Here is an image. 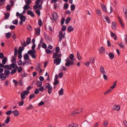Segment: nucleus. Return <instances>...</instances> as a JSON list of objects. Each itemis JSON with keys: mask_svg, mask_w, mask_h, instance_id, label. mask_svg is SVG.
<instances>
[{"mask_svg": "<svg viewBox=\"0 0 127 127\" xmlns=\"http://www.w3.org/2000/svg\"><path fill=\"white\" fill-rule=\"evenodd\" d=\"M112 91L110 89L106 91L104 93V95H106Z\"/></svg>", "mask_w": 127, "mask_h": 127, "instance_id": "obj_40", "label": "nucleus"}, {"mask_svg": "<svg viewBox=\"0 0 127 127\" xmlns=\"http://www.w3.org/2000/svg\"><path fill=\"white\" fill-rule=\"evenodd\" d=\"M12 112V111L9 110L7 111L6 112V114L7 115H9L11 114Z\"/></svg>", "mask_w": 127, "mask_h": 127, "instance_id": "obj_53", "label": "nucleus"}, {"mask_svg": "<svg viewBox=\"0 0 127 127\" xmlns=\"http://www.w3.org/2000/svg\"><path fill=\"white\" fill-rule=\"evenodd\" d=\"M120 109V106L118 105H115L112 107V109L113 110L119 111Z\"/></svg>", "mask_w": 127, "mask_h": 127, "instance_id": "obj_12", "label": "nucleus"}, {"mask_svg": "<svg viewBox=\"0 0 127 127\" xmlns=\"http://www.w3.org/2000/svg\"><path fill=\"white\" fill-rule=\"evenodd\" d=\"M17 51L16 47L15 48L14 51V56L13 57H15L17 55Z\"/></svg>", "mask_w": 127, "mask_h": 127, "instance_id": "obj_43", "label": "nucleus"}, {"mask_svg": "<svg viewBox=\"0 0 127 127\" xmlns=\"http://www.w3.org/2000/svg\"><path fill=\"white\" fill-rule=\"evenodd\" d=\"M10 73V72L9 70H4V73H0V74H1L2 75V78L4 80L6 78L9 76Z\"/></svg>", "mask_w": 127, "mask_h": 127, "instance_id": "obj_3", "label": "nucleus"}, {"mask_svg": "<svg viewBox=\"0 0 127 127\" xmlns=\"http://www.w3.org/2000/svg\"><path fill=\"white\" fill-rule=\"evenodd\" d=\"M26 42L28 45L30 44L31 42V39L29 37H28L27 39Z\"/></svg>", "mask_w": 127, "mask_h": 127, "instance_id": "obj_45", "label": "nucleus"}, {"mask_svg": "<svg viewBox=\"0 0 127 127\" xmlns=\"http://www.w3.org/2000/svg\"><path fill=\"white\" fill-rule=\"evenodd\" d=\"M29 93V91H23L21 93L20 95L21 101L19 102L18 103V104L19 106H21L23 105L24 103V99L25 98L26 96L28 95Z\"/></svg>", "mask_w": 127, "mask_h": 127, "instance_id": "obj_1", "label": "nucleus"}, {"mask_svg": "<svg viewBox=\"0 0 127 127\" xmlns=\"http://www.w3.org/2000/svg\"><path fill=\"white\" fill-rule=\"evenodd\" d=\"M68 4L67 3H66L64 4V9H66L68 7Z\"/></svg>", "mask_w": 127, "mask_h": 127, "instance_id": "obj_48", "label": "nucleus"}, {"mask_svg": "<svg viewBox=\"0 0 127 127\" xmlns=\"http://www.w3.org/2000/svg\"><path fill=\"white\" fill-rule=\"evenodd\" d=\"M74 64L73 61H72H72H68L66 62V63L65 64V65L66 66H68L71 64L72 65H74Z\"/></svg>", "mask_w": 127, "mask_h": 127, "instance_id": "obj_9", "label": "nucleus"}, {"mask_svg": "<svg viewBox=\"0 0 127 127\" xmlns=\"http://www.w3.org/2000/svg\"><path fill=\"white\" fill-rule=\"evenodd\" d=\"M35 95L34 94H32V95H31L29 96V99L30 100H31L32 98L34 97Z\"/></svg>", "mask_w": 127, "mask_h": 127, "instance_id": "obj_60", "label": "nucleus"}, {"mask_svg": "<svg viewBox=\"0 0 127 127\" xmlns=\"http://www.w3.org/2000/svg\"><path fill=\"white\" fill-rule=\"evenodd\" d=\"M22 44V47H25L28 44H26L25 41L24 40L23 42H21Z\"/></svg>", "mask_w": 127, "mask_h": 127, "instance_id": "obj_39", "label": "nucleus"}, {"mask_svg": "<svg viewBox=\"0 0 127 127\" xmlns=\"http://www.w3.org/2000/svg\"><path fill=\"white\" fill-rule=\"evenodd\" d=\"M65 20V19L64 18H62L61 22V25H63L64 24Z\"/></svg>", "mask_w": 127, "mask_h": 127, "instance_id": "obj_61", "label": "nucleus"}, {"mask_svg": "<svg viewBox=\"0 0 127 127\" xmlns=\"http://www.w3.org/2000/svg\"><path fill=\"white\" fill-rule=\"evenodd\" d=\"M3 59L2 60V63L3 64H5L7 61V59L6 57Z\"/></svg>", "mask_w": 127, "mask_h": 127, "instance_id": "obj_29", "label": "nucleus"}, {"mask_svg": "<svg viewBox=\"0 0 127 127\" xmlns=\"http://www.w3.org/2000/svg\"><path fill=\"white\" fill-rule=\"evenodd\" d=\"M100 71L101 73L102 74H105L106 73V72L105 71L104 67L102 66H101L100 68Z\"/></svg>", "mask_w": 127, "mask_h": 127, "instance_id": "obj_15", "label": "nucleus"}, {"mask_svg": "<svg viewBox=\"0 0 127 127\" xmlns=\"http://www.w3.org/2000/svg\"><path fill=\"white\" fill-rule=\"evenodd\" d=\"M102 8L103 10L105 12H107L106 6L104 4H101Z\"/></svg>", "mask_w": 127, "mask_h": 127, "instance_id": "obj_28", "label": "nucleus"}, {"mask_svg": "<svg viewBox=\"0 0 127 127\" xmlns=\"http://www.w3.org/2000/svg\"><path fill=\"white\" fill-rule=\"evenodd\" d=\"M27 13L28 15H30L32 17H33L34 16V13L31 11L28 10L27 11Z\"/></svg>", "mask_w": 127, "mask_h": 127, "instance_id": "obj_18", "label": "nucleus"}, {"mask_svg": "<svg viewBox=\"0 0 127 127\" xmlns=\"http://www.w3.org/2000/svg\"><path fill=\"white\" fill-rule=\"evenodd\" d=\"M36 85L38 87H40L42 85V82L40 81H38L37 82Z\"/></svg>", "mask_w": 127, "mask_h": 127, "instance_id": "obj_32", "label": "nucleus"}, {"mask_svg": "<svg viewBox=\"0 0 127 127\" xmlns=\"http://www.w3.org/2000/svg\"><path fill=\"white\" fill-rule=\"evenodd\" d=\"M110 32L111 37H113L115 40H116L117 39V37L115 33L112 32L111 31Z\"/></svg>", "mask_w": 127, "mask_h": 127, "instance_id": "obj_14", "label": "nucleus"}, {"mask_svg": "<svg viewBox=\"0 0 127 127\" xmlns=\"http://www.w3.org/2000/svg\"><path fill=\"white\" fill-rule=\"evenodd\" d=\"M53 19L55 21H57L58 19L57 14L56 12L54 13L53 14Z\"/></svg>", "mask_w": 127, "mask_h": 127, "instance_id": "obj_13", "label": "nucleus"}, {"mask_svg": "<svg viewBox=\"0 0 127 127\" xmlns=\"http://www.w3.org/2000/svg\"><path fill=\"white\" fill-rule=\"evenodd\" d=\"M33 107L31 104H30V105L28 107L26 108L27 110H29L32 109L33 108Z\"/></svg>", "mask_w": 127, "mask_h": 127, "instance_id": "obj_31", "label": "nucleus"}, {"mask_svg": "<svg viewBox=\"0 0 127 127\" xmlns=\"http://www.w3.org/2000/svg\"><path fill=\"white\" fill-rule=\"evenodd\" d=\"M35 31H36V34L37 35H39L40 32V28H36L35 29Z\"/></svg>", "mask_w": 127, "mask_h": 127, "instance_id": "obj_21", "label": "nucleus"}, {"mask_svg": "<svg viewBox=\"0 0 127 127\" xmlns=\"http://www.w3.org/2000/svg\"><path fill=\"white\" fill-rule=\"evenodd\" d=\"M9 15L10 14L9 13L6 12L5 14L4 18L5 19H8L9 17Z\"/></svg>", "mask_w": 127, "mask_h": 127, "instance_id": "obj_37", "label": "nucleus"}, {"mask_svg": "<svg viewBox=\"0 0 127 127\" xmlns=\"http://www.w3.org/2000/svg\"><path fill=\"white\" fill-rule=\"evenodd\" d=\"M10 117L9 116H7L6 119L5 120L4 123H5L7 124L10 121Z\"/></svg>", "mask_w": 127, "mask_h": 127, "instance_id": "obj_27", "label": "nucleus"}, {"mask_svg": "<svg viewBox=\"0 0 127 127\" xmlns=\"http://www.w3.org/2000/svg\"><path fill=\"white\" fill-rule=\"evenodd\" d=\"M24 49V48L21 47V46H20L19 48V52H21L22 51H23Z\"/></svg>", "mask_w": 127, "mask_h": 127, "instance_id": "obj_55", "label": "nucleus"}, {"mask_svg": "<svg viewBox=\"0 0 127 127\" xmlns=\"http://www.w3.org/2000/svg\"><path fill=\"white\" fill-rule=\"evenodd\" d=\"M71 19V18L70 17H68L65 20V23L66 24H68L70 21Z\"/></svg>", "mask_w": 127, "mask_h": 127, "instance_id": "obj_38", "label": "nucleus"}, {"mask_svg": "<svg viewBox=\"0 0 127 127\" xmlns=\"http://www.w3.org/2000/svg\"><path fill=\"white\" fill-rule=\"evenodd\" d=\"M71 11H72L74 10L75 8V6L74 4H72L71 5Z\"/></svg>", "mask_w": 127, "mask_h": 127, "instance_id": "obj_51", "label": "nucleus"}, {"mask_svg": "<svg viewBox=\"0 0 127 127\" xmlns=\"http://www.w3.org/2000/svg\"><path fill=\"white\" fill-rule=\"evenodd\" d=\"M44 90H46L48 89V92L50 94L52 92L53 88L52 87L49 83H47L45 84L43 86Z\"/></svg>", "mask_w": 127, "mask_h": 127, "instance_id": "obj_2", "label": "nucleus"}, {"mask_svg": "<svg viewBox=\"0 0 127 127\" xmlns=\"http://www.w3.org/2000/svg\"><path fill=\"white\" fill-rule=\"evenodd\" d=\"M99 53L101 54L103 53L105 51V49L103 47H101L99 49Z\"/></svg>", "mask_w": 127, "mask_h": 127, "instance_id": "obj_23", "label": "nucleus"}, {"mask_svg": "<svg viewBox=\"0 0 127 127\" xmlns=\"http://www.w3.org/2000/svg\"><path fill=\"white\" fill-rule=\"evenodd\" d=\"M58 53H57V52H55L53 54V59L56 58H57V57H58L57 58H59L62 55L61 54H58Z\"/></svg>", "mask_w": 127, "mask_h": 127, "instance_id": "obj_7", "label": "nucleus"}, {"mask_svg": "<svg viewBox=\"0 0 127 127\" xmlns=\"http://www.w3.org/2000/svg\"><path fill=\"white\" fill-rule=\"evenodd\" d=\"M24 59L25 61H27L29 60V57L28 54L27 53H26L24 56Z\"/></svg>", "mask_w": 127, "mask_h": 127, "instance_id": "obj_22", "label": "nucleus"}, {"mask_svg": "<svg viewBox=\"0 0 127 127\" xmlns=\"http://www.w3.org/2000/svg\"><path fill=\"white\" fill-rule=\"evenodd\" d=\"M112 27L113 29H116V24L115 22H112Z\"/></svg>", "mask_w": 127, "mask_h": 127, "instance_id": "obj_30", "label": "nucleus"}, {"mask_svg": "<svg viewBox=\"0 0 127 127\" xmlns=\"http://www.w3.org/2000/svg\"><path fill=\"white\" fill-rule=\"evenodd\" d=\"M11 62H12V63L15 64L16 63V59L15 57H13L12 60H11Z\"/></svg>", "mask_w": 127, "mask_h": 127, "instance_id": "obj_44", "label": "nucleus"}, {"mask_svg": "<svg viewBox=\"0 0 127 127\" xmlns=\"http://www.w3.org/2000/svg\"><path fill=\"white\" fill-rule=\"evenodd\" d=\"M118 44L120 47L122 48H124L125 47V44L122 42L118 43Z\"/></svg>", "mask_w": 127, "mask_h": 127, "instance_id": "obj_19", "label": "nucleus"}, {"mask_svg": "<svg viewBox=\"0 0 127 127\" xmlns=\"http://www.w3.org/2000/svg\"><path fill=\"white\" fill-rule=\"evenodd\" d=\"M123 11L124 13V15L127 20V6H125L123 8Z\"/></svg>", "mask_w": 127, "mask_h": 127, "instance_id": "obj_11", "label": "nucleus"}, {"mask_svg": "<svg viewBox=\"0 0 127 127\" xmlns=\"http://www.w3.org/2000/svg\"><path fill=\"white\" fill-rule=\"evenodd\" d=\"M6 37L7 38H9L11 36V34L10 32H8L6 34Z\"/></svg>", "mask_w": 127, "mask_h": 127, "instance_id": "obj_34", "label": "nucleus"}, {"mask_svg": "<svg viewBox=\"0 0 127 127\" xmlns=\"http://www.w3.org/2000/svg\"><path fill=\"white\" fill-rule=\"evenodd\" d=\"M119 20V22L120 24H121V25L123 27H124V24L123 23L121 19H120V17H119L118 18Z\"/></svg>", "mask_w": 127, "mask_h": 127, "instance_id": "obj_49", "label": "nucleus"}, {"mask_svg": "<svg viewBox=\"0 0 127 127\" xmlns=\"http://www.w3.org/2000/svg\"><path fill=\"white\" fill-rule=\"evenodd\" d=\"M17 70V71L18 73L20 72L22 70V68L21 67H18Z\"/></svg>", "mask_w": 127, "mask_h": 127, "instance_id": "obj_54", "label": "nucleus"}, {"mask_svg": "<svg viewBox=\"0 0 127 127\" xmlns=\"http://www.w3.org/2000/svg\"><path fill=\"white\" fill-rule=\"evenodd\" d=\"M67 30L68 32H70L74 30L73 28L71 26H69L68 27Z\"/></svg>", "mask_w": 127, "mask_h": 127, "instance_id": "obj_17", "label": "nucleus"}, {"mask_svg": "<svg viewBox=\"0 0 127 127\" xmlns=\"http://www.w3.org/2000/svg\"><path fill=\"white\" fill-rule=\"evenodd\" d=\"M29 8H30V7L26 4L23 7V8L24 9H26L27 10H28Z\"/></svg>", "mask_w": 127, "mask_h": 127, "instance_id": "obj_52", "label": "nucleus"}, {"mask_svg": "<svg viewBox=\"0 0 127 127\" xmlns=\"http://www.w3.org/2000/svg\"><path fill=\"white\" fill-rule=\"evenodd\" d=\"M4 55L3 53L2 52H0V58L1 59H3L4 58Z\"/></svg>", "mask_w": 127, "mask_h": 127, "instance_id": "obj_58", "label": "nucleus"}, {"mask_svg": "<svg viewBox=\"0 0 127 127\" xmlns=\"http://www.w3.org/2000/svg\"><path fill=\"white\" fill-rule=\"evenodd\" d=\"M66 27L65 25H63L62 28V31H64L66 30Z\"/></svg>", "mask_w": 127, "mask_h": 127, "instance_id": "obj_62", "label": "nucleus"}, {"mask_svg": "<svg viewBox=\"0 0 127 127\" xmlns=\"http://www.w3.org/2000/svg\"><path fill=\"white\" fill-rule=\"evenodd\" d=\"M22 56L21 54V53L19 52L18 53V59H21L22 57Z\"/></svg>", "mask_w": 127, "mask_h": 127, "instance_id": "obj_63", "label": "nucleus"}, {"mask_svg": "<svg viewBox=\"0 0 127 127\" xmlns=\"http://www.w3.org/2000/svg\"><path fill=\"white\" fill-rule=\"evenodd\" d=\"M42 47L44 49H46L47 48L46 44L44 43H43L42 44Z\"/></svg>", "mask_w": 127, "mask_h": 127, "instance_id": "obj_64", "label": "nucleus"}, {"mask_svg": "<svg viewBox=\"0 0 127 127\" xmlns=\"http://www.w3.org/2000/svg\"><path fill=\"white\" fill-rule=\"evenodd\" d=\"M25 1L26 5H29L31 2V0H25Z\"/></svg>", "mask_w": 127, "mask_h": 127, "instance_id": "obj_47", "label": "nucleus"}, {"mask_svg": "<svg viewBox=\"0 0 127 127\" xmlns=\"http://www.w3.org/2000/svg\"><path fill=\"white\" fill-rule=\"evenodd\" d=\"M59 94L60 95H62L64 94V90L62 88H61L60 90Z\"/></svg>", "mask_w": 127, "mask_h": 127, "instance_id": "obj_33", "label": "nucleus"}, {"mask_svg": "<svg viewBox=\"0 0 127 127\" xmlns=\"http://www.w3.org/2000/svg\"><path fill=\"white\" fill-rule=\"evenodd\" d=\"M117 80L115 81L113 83V85L110 87V89H111L112 91L116 87L117 85Z\"/></svg>", "mask_w": 127, "mask_h": 127, "instance_id": "obj_20", "label": "nucleus"}, {"mask_svg": "<svg viewBox=\"0 0 127 127\" xmlns=\"http://www.w3.org/2000/svg\"><path fill=\"white\" fill-rule=\"evenodd\" d=\"M12 22L14 24L17 25L18 24V21L16 19L13 21Z\"/></svg>", "mask_w": 127, "mask_h": 127, "instance_id": "obj_57", "label": "nucleus"}, {"mask_svg": "<svg viewBox=\"0 0 127 127\" xmlns=\"http://www.w3.org/2000/svg\"><path fill=\"white\" fill-rule=\"evenodd\" d=\"M103 18L105 19L107 21V22L109 23H110V21L109 17L108 16H106V17L104 16H103L102 17Z\"/></svg>", "mask_w": 127, "mask_h": 127, "instance_id": "obj_25", "label": "nucleus"}, {"mask_svg": "<svg viewBox=\"0 0 127 127\" xmlns=\"http://www.w3.org/2000/svg\"><path fill=\"white\" fill-rule=\"evenodd\" d=\"M77 57L79 60H80L81 58V57L80 55V54L78 52H77Z\"/></svg>", "mask_w": 127, "mask_h": 127, "instance_id": "obj_46", "label": "nucleus"}, {"mask_svg": "<svg viewBox=\"0 0 127 127\" xmlns=\"http://www.w3.org/2000/svg\"><path fill=\"white\" fill-rule=\"evenodd\" d=\"M35 52L36 51L35 50H34V51L32 50H29L28 51V53L31 57H32V58H35Z\"/></svg>", "mask_w": 127, "mask_h": 127, "instance_id": "obj_4", "label": "nucleus"}, {"mask_svg": "<svg viewBox=\"0 0 127 127\" xmlns=\"http://www.w3.org/2000/svg\"><path fill=\"white\" fill-rule=\"evenodd\" d=\"M17 68H15V69H13L11 71L10 73L11 75H13L17 71Z\"/></svg>", "mask_w": 127, "mask_h": 127, "instance_id": "obj_41", "label": "nucleus"}, {"mask_svg": "<svg viewBox=\"0 0 127 127\" xmlns=\"http://www.w3.org/2000/svg\"><path fill=\"white\" fill-rule=\"evenodd\" d=\"M69 58L71 59V61H72H72H73L74 60V59H73L74 57V55L73 54H70L69 55Z\"/></svg>", "mask_w": 127, "mask_h": 127, "instance_id": "obj_36", "label": "nucleus"}, {"mask_svg": "<svg viewBox=\"0 0 127 127\" xmlns=\"http://www.w3.org/2000/svg\"><path fill=\"white\" fill-rule=\"evenodd\" d=\"M61 60L58 58H56L54 61V64H56V65H58L60 64L61 62Z\"/></svg>", "mask_w": 127, "mask_h": 127, "instance_id": "obj_8", "label": "nucleus"}, {"mask_svg": "<svg viewBox=\"0 0 127 127\" xmlns=\"http://www.w3.org/2000/svg\"><path fill=\"white\" fill-rule=\"evenodd\" d=\"M13 114L15 116H17L19 114V111L17 110H15L12 111Z\"/></svg>", "mask_w": 127, "mask_h": 127, "instance_id": "obj_26", "label": "nucleus"}, {"mask_svg": "<svg viewBox=\"0 0 127 127\" xmlns=\"http://www.w3.org/2000/svg\"><path fill=\"white\" fill-rule=\"evenodd\" d=\"M81 110L80 111H77L78 110H76L74 111H72L71 113V114L72 115H74L80 113H81L82 111L81 109H80Z\"/></svg>", "mask_w": 127, "mask_h": 127, "instance_id": "obj_10", "label": "nucleus"}, {"mask_svg": "<svg viewBox=\"0 0 127 127\" xmlns=\"http://www.w3.org/2000/svg\"><path fill=\"white\" fill-rule=\"evenodd\" d=\"M9 65H6L4 66V68L5 70L9 69Z\"/></svg>", "mask_w": 127, "mask_h": 127, "instance_id": "obj_50", "label": "nucleus"}, {"mask_svg": "<svg viewBox=\"0 0 127 127\" xmlns=\"http://www.w3.org/2000/svg\"><path fill=\"white\" fill-rule=\"evenodd\" d=\"M39 88H38V90L39 91H40L41 92H43V90H44V88L43 87H42L41 86L40 87H39Z\"/></svg>", "mask_w": 127, "mask_h": 127, "instance_id": "obj_56", "label": "nucleus"}, {"mask_svg": "<svg viewBox=\"0 0 127 127\" xmlns=\"http://www.w3.org/2000/svg\"><path fill=\"white\" fill-rule=\"evenodd\" d=\"M21 14H21V15L20 16V18L21 20L22 21H23L24 22H25L26 19V18L25 16Z\"/></svg>", "mask_w": 127, "mask_h": 127, "instance_id": "obj_16", "label": "nucleus"}, {"mask_svg": "<svg viewBox=\"0 0 127 127\" xmlns=\"http://www.w3.org/2000/svg\"><path fill=\"white\" fill-rule=\"evenodd\" d=\"M55 81L53 83V84L54 85H56L58 84L59 83V81L58 80H54Z\"/></svg>", "mask_w": 127, "mask_h": 127, "instance_id": "obj_42", "label": "nucleus"}, {"mask_svg": "<svg viewBox=\"0 0 127 127\" xmlns=\"http://www.w3.org/2000/svg\"><path fill=\"white\" fill-rule=\"evenodd\" d=\"M9 70H12L13 68L15 69V68H18V66L17 65L15 64L12 63L9 65Z\"/></svg>", "mask_w": 127, "mask_h": 127, "instance_id": "obj_6", "label": "nucleus"}, {"mask_svg": "<svg viewBox=\"0 0 127 127\" xmlns=\"http://www.w3.org/2000/svg\"><path fill=\"white\" fill-rule=\"evenodd\" d=\"M65 33L63 34L62 32L61 31H60L59 32V34L58 35V36L59 37V41H61L62 40V38H65Z\"/></svg>", "mask_w": 127, "mask_h": 127, "instance_id": "obj_5", "label": "nucleus"}, {"mask_svg": "<svg viewBox=\"0 0 127 127\" xmlns=\"http://www.w3.org/2000/svg\"><path fill=\"white\" fill-rule=\"evenodd\" d=\"M96 13L98 16H101V12H100V10L97 9L96 10Z\"/></svg>", "mask_w": 127, "mask_h": 127, "instance_id": "obj_35", "label": "nucleus"}, {"mask_svg": "<svg viewBox=\"0 0 127 127\" xmlns=\"http://www.w3.org/2000/svg\"><path fill=\"white\" fill-rule=\"evenodd\" d=\"M108 56L111 60H112L114 57V55L112 53H110L108 54Z\"/></svg>", "mask_w": 127, "mask_h": 127, "instance_id": "obj_24", "label": "nucleus"}, {"mask_svg": "<svg viewBox=\"0 0 127 127\" xmlns=\"http://www.w3.org/2000/svg\"><path fill=\"white\" fill-rule=\"evenodd\" d=\"M38 24L39 25L40 27L42 26V23L41 20V19H39V20L38 22Z\"/></svg>", "mask_w": 127, "mask_h": 127, "instance_id": "obj_59", "label": "nucleus"}]
</instances>
